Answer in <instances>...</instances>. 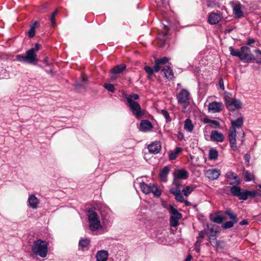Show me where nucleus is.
<instances>
[{
    "label": "nucleus",
    "instance_id": "obj_33",
    "mask_svg": "<svg viewBox=\"0 0 261 261\" xmlns=\"http://www.w3.org/2000/svg\"><path fill=\"white\" fill-rule=\"evenodd\" d=\"M218 152L215 148H211L209 151L208 158L210 160H216L218 158Z\"/></svg>",
    "mask_w": 261,
    "mask_h": 261
},
{
    "label": "nucleus",
    "instance_id": "obj_12",
    "mask_svg": "<svg viewBox=\"0 0 261 261\" xmlns=\"http://www.w3.org/2000/svg\"><path fill=\"white\" fill-rule=\"evenodd\" d=\"M223 16L220 12H212L208 17V22L211 24H216L222 19Z\"/></svg>",
    "mask_w": 261,
    "mask_h": 261
},
{
    "label": "nucleus",
    "instance_id": "obj_45",
    "mask_svg": "<svg viewBox=\"0 0 261 261\" xmlns=\"http://www.w3.org/2000/svg\"><path fill=\"white\" fill-rule=\"evenodd\" d=\"M144 70L145 71L148 73L149 77H150L151 76H152L154 71L153 69H152L150 66H145L144 67Z\"/></svg>",
    "mask_w": 261,
    "mask_h": 261
},
{
    "label": "nucleus",
    "instance_id": "obj_5",
    "mask_svg": "<svg viewBox=\"0 0 261 261\" xmlns=\"http://www.w3.org/2000/svg\"><path fill=\"white\" fill-rule=\"evenodd\" d=\"M41 45L36 43L35 47L28 50L25 55H17V59L20 62H25L29 63H34L37 61L36 53L40 49Z\"/></svg>",
    "mask_w": 261,
    "mask_h": 261
},
{
    "label": "nucleus",
    "instance_id": "obj_36",
    "mask_svg": "<svg viewBox=\"0 0 261 261\" xmlns=\"http://www.w3.org/2000/svg\"><path fill=\"white\" fill-rule=\"evenodd\" d=\"M90 240L87 239H81L79 242V246L83 248L87 247L90 244Z\"/></svg>",
    "mask_w": 261,
    "mask_h": 261
},
{
    "label": "nucleus",
    "instance_id": "obj_23",
    "mask_svg": "<svg viewBox=\"0 0 261 261\" xmlns=\"http://www.w3.org/2000/svg\"><path fill=\"white\" fill-rule=\"evenodd\" d=\"M162 71L164 72L165 76L168 80H172L174 77V73L171 67L169 66H166L162 68Z\"/></svg>",
    "mask_w": 261,
    "mask_h": 261
},
{
    "label": "nucleus",
    "instance_id": "obj_55",
    "mask_svg": "<svg viewBox=\"0 0 261 261\" xmlns=\"http://www.w3.org/2000/svg\"><path fill=\"white\" fill-rule=\"evenodd\" d=\"M210 239H216V236L215 234H211L209 237Z\"/></svg>",
    "mask_w": 261,
    "mask_h": 261
},
{
    "label": "nucleus",
    "instance_id": "obj_9",
    "mask_svg": "<svg viewBox=\"0 0 261 261\" xmlns=\"http://www.w3.org/2000/svg\"><path fill=\"white\" fill-rule=\"evenodd\" d=\"M225 102L227 108L229 111H235L242 108V103L237 99L231 98L227 95L225 96Z\"/></svg>",
    "mask_w": 261,
    "mask_h": 261
},
{
    "label": "nucleus",
    "instance_id": "obj_19",
    "mask_svg": "<svg viewBox=\"0 0 261 261\" xmlns=\"http://www.w3.org/2000/svg\"><path fill=\"white\" fill-rule=\"evenodd\" d=\"M140 126V130L144 132L150 131L153 127L151 123L146 119L141 120Z\"/></svg>",
    "mask_w": 261,
    "mask_h": 261
},
{
    "label": "nucleus",
    "instance_id": "obj_10",
    "mask_svg": "<svg viewBox=\"0 0 261 261\" xmlns=\"http://www.w3.org/2000/svg\"><path fill=\"white\" fill-rule=\"evenodd\" d=\"M173 184L178 186V180L179 179H186L189 177L188 172L185 169L176 170L173 173Z\"/></svg>",
    "mask_w": 261,
    "mask_h": 261
},
{
    "label": "nucleus",
    "instance_id": "obj_39",
    "mask_svg": "<svg viewBox=\"0 0 261 261\" xmlns=\"http://www.w3.org/2000/svg\"><path fill=\"white\" fill-rule=\"evenodd\" d=\"M58 13V10L56 9L51 14V15L50 17V20L51 22V26L53 27H55L56 26V22H55V16L56 14Z\"/></svg>",
    "mask_w": 261,
    "mask_h": 261
},
{
    "label": "nucleus",
    "instance_id": "obj_48",
    "mask_svg": "<svg viewBox=\"0 0 261 261\" xmlns=\"http://www.w3.org/2000/svg\"><path fill=\"white\" fill-rule=\"evenodd\" d=\"M3 73H0V78H7L9 77V73L7 72L6 70H3Z\"/></svg>",
    "mask_w": 261,
    "mask_h": 261
},
{
    "label": "nucleus",
    "instance_id": "obj_4",
    "mask_svg": "<svg viewBox=\"0 0 261 261\" xmlns=\"http://www.w3.org/2000/svg\"><path fill=\"white\" fill-rule=\"evenodd\" d=\"M229 50L231 56L237 57L242 61H248L255 59L254 55L251 53L250 49L247 46H243L240 50H236L232 46H230Z\"/></svg>",
    "mask_w": 261,
    "mask_h": 261
},
{
    "label": "nucleus",
    "instance_id": "obj_20",
    "mask_svg": "<svg viewBox=\"0 0 261 261\" xmlns=\"http://www.w3.org/2000/svg\"><path fill=\"white\" fill-rule=\"evenodd\" d=\"M39 200L34 195H30L28 198L29 205L33 209H36L39 203Z\"/></svg>",
    "mask_w": 261,
    "mask_h": 261
},
{
    "label": "nucleus",
    "instance_id": "obj_25",
    "mask_svg": "<svg viewBox=\"0 0 261 261\" xmlns=\"http://www.w3.org/2000/svg\"><path fill=\"white\" fill-rule=\"evenodd\" d=\"M126 68V65L125 64H120L117 65L113 67L111 70V72L112 73L118 74L121 73Z\"/></svg>",
    "mask_w": 261,
    "mask_h": 261
},
{
    "label": "nucleus",
    "instance_id": "obj_60",
    "mask_svg": "<svg viewBox=\"0 0 261 261\" xmlns=\"http://www.w3.org/2000/svg\"><path fill=\"white\" fill-rule=\"evenodd\" d=\"M211 231L212 232H213V229H211Z\"/></svg>",
    "mask_w": 261,
    "mask_h": 261
},
{
    "label": "nucleus",
    "instance_id": "obj_59",
    "mask_svg": "<svg viewBox=\"0 0 261 261\" xmlns=\"http://www.w3.org/2000/svg\"><path fill=\"white\" fill-rule=\"evenodd\" d=\"M197 246V245H196ZM197 245H199V244H197ZM196 250L197 252H199L200 250L199 248H197V246L196 247Z\"/></svg>",
    "mask_w": 261,
    "mask_h": 261
},
{
    "label": "nucleus",
    "instance_id": "obj_17",
    "mask_svg": "<svg viewBox=\"0 0 261 261\" xmlns=\"http://www.w3.org/2000/svg\"><path fill=\"white\" fill-rule=\"evenodd\" d=\"M202 122L204 124H210L211 127L213 128H221L220 123L217 120L211 119L208 118H204L202 119Z\"/></svg>",
    "mask_w": 261,
    "mask_h": 261
},
{
    "label": "nucleus",
    "instance_id": "obj_15",
    "mask_svg": "<svg viewBox=\"0 0 261 261\" xmlns=\"http://www.w3.org/2000/svg\"><path fill=\"white\" fill-rule=\"evenodd\" d=\"M211 140L217 142H222L225 139L224 135L218 130H213L210 135Z\"/></svg>",
    "mask_w": 261,
    "mask_h": 261
},
{
    "label": "nucleus",
    "instance_id": "obj_50",
    "mask_svg": "<svg viewBox=\"0 0 261 261\" xmlns=\"http://www.w3.org/2000/svg\"><path fill=\"white\" fill-rule=\"evenodd\" d=\"M255 42V39H253V38H250V39H249L247 42H246V44L248 45H251L252 44L254 43V42Z\"/></svg>",
    "mask_w": 261,
    "mask_h": 261
},
{
    "label": "nucleus",
    "instance_id": "obj_7",
    "mask_svg": "<svg viewBox=\"0 0 261 261\" xmlns=\"http://www.w3.org/2000/svg\"><path fill=\"white\" fill-rule=\"evenodd\" d=\"M169 212L172 214L170 218V224L172 227H176L179 225V220L182 218V214L172 205H169L168 208Z\"/></svg>",
    "mask_w": 261,
    "mask_h": 261
},
{
    "label": "nucleus",
    "instance_id": "obj_41",
    "mask_svg": "<svg viewBox=\"0 0 261 261\" xmlns=\"http://www.w3.org/2000/svg\"><path fill=\"white\" fill-rule=\"evenodd\" d=\"M206 233V232L205 231H201L199 232L197 242H196V245L199 244L200 245L201 241L200 240V239H203L205 234Z\"/></svg>",
    "mask_w": 261,
    "mask_h": 261
},
{
    "label": "nucleus",
    "instance_id": "obj_43",
    "mask_svg": "<svg viewBox=\"0 0 261 261\" xmlns=\"http://www.w3.org/2000/svg\"><path fill=\"white\" fill-rule=\"evenodd\" d=\"M245 177L246 181H251L253 179V175L248 171L245 172Z\"/></svg>",
    "mask_w": 261,
    "mask_h": 261
},
{
    "label": "nucleus",
    "instance_id": "obj_18",
    "mask_svg": "<svg viewBox=\"0 0 261 261\" xmlns=\"http://www.w3.org/2000/svg\"><path fill=\"white\" fill-rule=\"evenodd\" d=\"M96 261H107L109 257V253L107 250H101L96 254Z\"/></svg>",
    "mask_w": 261,
    "mask_h": 261
},
{
    "label": "nucleus",
    "instance_id": "obj_2",
    "mask_svg": "<svg viewBox=\"0 0 261 261\" xmlns=\"http://www.w3.org/2000/svg\"><path fill=\"white\" fill-rule=\"evenodd\" d=\"M243 123L244 119L243 117H240L235 120L231 121V126L229 128L228 138L230 146L234 151L237 150V146L236 144V128H241Z\"/></svg>",
    "mask_w": 261,
    "mask_h": 261
},
{
    "label": "nucleus",
    "instance_id": "obj_47",
    "mask_svg": "<svg viewBox=\"0 0 261 261\" xmlns=\"http://www.w3.org/2000/svg\"><path fill=\"white\" fill-rule=\"evenodd\" d=\"M161 64H156L155 63V65L154 66L153 71L155 72H158L161 69H162L161 68V66H160Z\"/></svg>",
    "mask_w": 261,
    "mask_h": 261
},
{
    "label": "nucleus",
    "instance_id": "obj_40",
    "mask_svg": "<svg viewBox=\"0 0 261 261\" xmlns=\"http://www.w3.org/2000/svg\"><path fill=\"white\" fill-rule=\"evenodd\" d=\"M161 114L164 116L167 122H170L171 119L169 116V113L165 110H162L161 111Z\"/></svg>",
    "mask_w": 261,
    "mask_h": 261
},
{
    "label": "nucleus",
    "instance_id": "obj_46",
    "mask_svg": "<svg viewBox=\"0 0 261 261\" xmlns=\"http://www.w3.org/2000/svg\"><path fill=\"white\" fill-rule=\"evenodd\" d=\"M177 155L178 154H177V153L175 152L174 151H173V152H171L169 154V160H175L177 158Z\"/></svg>",
    "mask_w": 261,
    "mask_h": 261
},
{
    "label": "nucleus",
    "instance_id": "obj_52",
    "mask_svg": "<svg viewBox=\"0 0 261 261\" xmlns=\"http://www.w3.org/2000/svg\"><path fill=\"white\" fill-rule=\"evenodd\" d=\"M245 160H246V162L249 163V160H250V156L248 154H245L244 155Z\"/></svg>",
    "mask_w": 261,
    "mask_h": 261
},
{
    "label": "nucleus",
    "instance_id": "obj_37",
    "mask_svg": "<svg viewBox=\"0 0 261 261\" xmlns=\"http://www.w3.org/2000/svg\"><path fill=\"white\" fill-rule=\"evenodd\" d=\"M169 61V59L167 57H163L161 59H158L155 60L154 62L156 64H160L161 65H164Z\"/></svg>",
    "mask_w": 261,
    "mask_h": 261
},
{
    "label": "nucleus",
    "instance_id": "obj_61",
    "mask_svg": "<svg viewBox=\"0 0 261 261\" xmlns=\"http://www.w3.org/2000/svg\"><path fill=\"white\" fill-rule=\"evenodd\" d=\"M165 27L166 30H167L168 29L167 28V27Z\"/></svg>",
    "mask_w": 261,
    "mask_h": 261
},
{
    "label": "nucleus",
    "instance_id": "obj_28",
    "mask_svg": "<svg viewBox=\"0 0 261 261\" xmlns=\"http://www.w3.org/2000/svg\"><path fill=\"white\" fill-rule=\"evenodd\" d=\"M257 194V192L255 191H247L244 190L243 191V194L242 196V200H246L248 197H255Z\"/></svg>",
    "mask_w": 261,
    "mask_h": 261
},
{
    "label": "nucleus",
    "instance_id": "obj_21",
    "mask_svg": "<svg viewBox=\"0 0 261 261\" xmlns=\"http://www.w3.org/2000/svg\"><path fill=\"white\" fill-rule=\"evenodd\" d=\"M170 192L175 196V199L179 202H182L184 201V198L182 195L180 190L178 188H172Z\"/></svg>",
    "mask_w": 261,
    "mask_h": 261
},
{
    "label": "nucleus",
    "instance_id": "obj_57",
    "mask_svg": "<svg viewBox=\"0 0 261 261\" xmlns=\"http://www.w3.org/2000/svg\"><path fill=\"white\" fill-rule=\"evenodd\" d=\"M245 137V133L244 132H242V138H244ZM244 141V139H243L241 141L242 142H243Z\"/></svg>",
    "mask_w": 261,
    "mask_h": 261
},
{
    "label": "nucleus",
    "instance_id": "obj_63",
    "mask_svg": "<svg viewBox=\"0 0 261 261\" xmlns=\"http://www.w3.org/2000/svg\"><path fill=\"white\" fill-rule=\"evenodd\" d=\"M199 261H203V260H199Z\"/></svg>",
    "mask_w": 261,
    "mask_h": 261
},
{
    "label": "nucleus",
    "instance_id": "obj_24",
    "mask_svg": "<svg viewBox=\"0 0 261 261\" xmlns=\"http://www.w3.org/2000/svg\"><path fill=\"white\" fill-rule=\"evenodd\" d=\"M226 177L229 179L234 180L235 181V182H234L233 183H230V185H232V184H240V181L238 178V175H237L236 173H235L234 172H233L232 171H229V172H227V173L226 174Z\"/></svg>",
    "mask_w": 261,
    "mask_h": 261
},
{
    "label": "nucleus",
    "instance_id": "obj_34",
    "mask_svg": "<svg viewBox=\"0 0 261 261\" xmlns=\"http://www.w3.org/2000/svg\"><path fill=\"white\" fill-rule=\"evenodd\" d=\"M87 83V80L84 77H82L81 82H76L74 84L75 88L76 90H79L82 87L85 88Z\"/></svg>",
    "mask_w": 261,
    "mask_h": 261
},
{
    "label": "nucleus",
    "instance_id": "obj_30",
    "mask_svg": "<svg viewBox=\"0 0 261 261\" xmlns=\"http://www.w3.org/2000/svg\"><path fill=\"white\" fill-rule=\"evenodd\" d=\"M210 219L212 221L218 224L221 223L225 219L224 217L217 214L211 215Z\"/></svg>",
    "mask_w": 261,
    "mask_h": 261
},
{
    "label": "nucleus",
    "instance_id": "obj_44",
    "mask_svg": "<svg viewBox=\"0 0 261 261\" xmlns=\"http://www.w3.org/2000/svg\"><path fill=\"white\" fill-rule=\"evenodd\" d=\"M103 86L110 92H113L115 91V87L114 85L111 84H105Z\"/></svg>",
    "mask_w": 261,
    "mask_h": 261
},
{
    "label": "nucleus",
    "instance_id": "obj_14",
    "mask_svg": "<svg viewBox=\"0 0 261 261\" xmlns=\"http://www.w3.org/2000/svg\"><path fill=\"white\" fill-rule=\"evenodd\" d=\"M244 7L240 3L236 4L233 6V13L236 18L244 17L243 9Z\"/></svg>",
    "mask_w": 261,
    "mask_h": 261
},
{
    "label": "nucleus",
    "instance_id": "obj_13",
    "mask_svg": "<svg viewBox=\"0 0 261 261\" xmlns=\"http://www.w3.org/2000/svg\"><path fill=\"white\" fill-rule=\"evenodd\" d=\"M221 174V172L217 169H210L206 170L205 172V176L210 180H214L218 178Z\"/></svg>",
    "mask_w": 261,
    "mask_h": 261
},
{
    "label": "nucleus",
    "instance_id": "obj_56",
    "mask_svg": "<svg viewBox=\"0 0 261 261\" xmlns=\"http://www.w3.org/2000/svg\"><path fill=\"white\" fill-rule=\"evenodd\" d=\"M192 258V257L191 255L189 254L186 258V261H191Z\"/></svg>",
    "mask_w": 261,
    "mask_h": 261
},
{
    "label": "nucleus",
    "instance_id": "obj_42",
    "mask_svg": "<svg viewBox=\"0 0 261 261\" xmlns=\"http://www.w3.org/2000/svg\"><path fill=\"white\" fill-rule=\"evenodd\" d=\"M234 223H235L233 221H227L224 223L222 227L225 229L230 228L233 226Z\"/></svg>",
    "mask_w": 261,
    "mask_h": 261
},
{
    "label": "nucleus",
    "instance_id": "obj_26",
    "mask_svg": "<svg viewBox=\"0 0 261 261\" xmlns=\"http://www.w3.org/2000/svg\"><path fill=\"white\" fill-rule=\"evenodd\" d=\"M170 168L168 166H165L161 171L160 173V177L163 181H166L167 176L169 172Z\"/></svg>",
    "mask_w": 261,
    "mask_h": 261
},
{
    "label": "nucleus",
    "instance_id": "obj_16",
    "mask_svg": "<svg viewBox=\"0 0 261 261\" xmlns=\"http://www.w3.org/2000/svg\"><path fill=\"white\" fill-rule=\"evenodd\" d=\"M148 149L150 153L157 154L161 149V145L159 142L155 141L148 145Z\"/></svg>",
    "mask_w": 261,
    "mask_h": 261
},
{
    "label": "nucleus",
    "instance_id": "obj_31",
    "mask_svg": "<svg viewBox=\"0 0 261 261\" xmlns=\"http://www.w3.org/2000/svg\"><path fill=\"white\" fill-rule=\"evenodd\" d=\"M196 188V186L191 185L186 186L182 191L184 195L186 197L188 196L191 192Z\"/></svg>",
    "mask_w": 261,
    "mask_h": 261
},
{
    "label": "nucleus",
    "instance_id": "obj_8",
    "mask_svg": "<svg viewBox=\"0 0 261 261\" xmlns=\"http://www.w3.org/2000/svg\"><path fill=\"white\" fill-rule=\"evenodd\" d=\"M178 103L186 109L190 105V93L186 89H182L177 95Z\"/></svg>",
    "mask_w": 261,
    "mask_h": 261
},
{
    "label": "nucleus",
    "instance_id": "obj_3",
    "mask_svg": "<svg viewBox=\"0 0 261 261\" xmlns=\"http://www.w3.org/2000/svg\"><path fill=\"white\" fill-rule=\"evenodd\" d=\"M48 243L46 241L38 239L33 242L32 252L36 256L45 258L48 254Z\"/></svg>",
    "mask_w": 261,
    "mask_h": 261
},
{
    "label": "nucleus",
    "instance_id": "obj_35",
    "mask_svg": "<svg viewBox=\"0 0 261 261\" xmlns=\"http://www.w3.org/2000/svg\"><path fill=\"white\" fill-rule=\"evenodd\" d=\"M150 191V193H152L156 197H159L161 194V191L154 185H151Z\"/></svg>",
    "mask_w": 261,
    "mask_h": 261
},
{
    "label": "nucleus",
    "instance_id": "obj_22",
    "mask_svg": "<svg viewBox=\"0 0 261 261\" xmlns=\"http://www.w3.org/2000/svg\"><path fill=\"white\" fill-rule=\"evenodd\" d=\"M230 192L233 196L238 197L240 199L242 200L243 191H242L241 188L238 186H232L230 188Z\"/></svg>",
    "mask_w": 261,
    "mask_h": 261
},
{
    "label": "nucleus",
    "instance_id": "obj_38",
    "mask_svg": "<svg viewBox=\"0 0 261 261\" xmlns=\"http://www.w3.org/2000/svg\"><path fill=\"white\" fill-rule=\"evenodd\" d=\"M225 214L228 215L230 219H231L234 223H237L238 220L236 214L230 211H226Z\"/></svg>",
    "mask_w": 261,
    "mask_h": 261
},
{
    "label": "nucleus",
    "instance_id": "obj_53",
    "mask_svg": "<svg viewBox=\"0 0 261 261\" xmlns=\"http://www.w3.org/2000/svg\"><path fill=\"white\" fill-rule=\"evenodd\" d=\"M182 148L181 147H177L175 149V150H174V151L175 152L177 153V154H178L179 152H180L181 151H182Z\"/></svg>",
    "mask_w": 261,
    "mask_h": 261
},
{
    "label": "nucleus",
    "instance_id": "obj_11",
    "mask_svg": "<svg viewBox=\"0 0 261 261\" xmlns=\"http://www.w3.org/2000/svg\"><path fill=\"white\" fill-rule=\"evenodd\" d=\"M208 111L212 113H217L220 112L223 106L221 102L213 101L210 103L207 107Z\"/></svg>",
    "mask_w": 261,
    "mask_h": 261
},
{
    "label": "nucleus",
    "instance_id": "obj_29",
    "mask_svg": "<svg viewBox=\"0 0 261 261\" xmlns=\"http://www.w3.org/2000/svg\"><path fill=\"white\" fill-rule=\"evenodd\" d=\"M152 184L147 185L145 182H142L140 184V187L141 191L145 194H148L150 193V189Z\"/></svg>",
    "mask_w": 261,
    "mask_h": 261
},
{
    "label": "nucleus",
    "instance_id": "obj_51",
    "mask_svg": "<svg viewBox=\"0 0 261 261\" xmlns=\"http://www.w3.org/2000/svg\"><path fill=\"white\" fill-rule=\"evenodd\" d=\"M248 224V220L246 219L243 220L240 222L241 225H247Z\"/></svg>",
    "mask_w": 261,
    "mask_h": 261
},
{
    "label": "nucleus",
    "instance_id": "obj_32",
    "mask_svg": "<svg viewBox=\"0 0 261 261\" xmlns=\"http://www.w3.org/2000/svg\"><path fill=\"white\" fill-rule=\"evenodd\" d=\"M38 25V23L35 21L30 26V29L28 33L30 38H33L35 36V29Z\"/></svg>",
    "mask_w": 261,
    "mask_h": 261
},
{
    "label": "nucleus",
    "instance_id": "obj_27",
    "mask_svg": "<svg viewBox=\"0 0 261 261\" xmlns=\"http://www.w3.org/2000/svg\"><path fill=\"white\" fill-rule=\"evenodd\" d=\"M194 125L190 119H187L184 122V128L188 132H192L194 129Z\"/></svg>",
    "mask_w": 261,
    "mask_h": 261
},
{
    "label": "nucleus",
    "instance_id": "obj_49",
    "mask_svg": "<svg viewBox=\"0 0 261 261\" xmlns=\"http://www.w3.org/2000/svg\"><path fill=\"white\" fill-rule=\"evenodd\" d=\"M219 86L220 87V88L222 90H224V82H223V80L222 79H221L220 80H219Z\"/></svg>",
    "mask_w": 261,
    "mask_h": 261
},
{
    "label": "nucleus",
    "instance_id": "obj_1",
    "mask_svg": "<svg viewBox=\"0 0 261 261\" xmlns=\"http://www.w3.org/2000/svg\"><path fill=\"white\" fill-rule=\"evenodd\" d=\"M139 98V95L135 93H132L129 96H125L127 105L129 110L137 119L143 117L145 113V111L141 108L140 105L138 102L135 101Z\"/></svg>",
    "mask_w": 261,
    "mask_h": 261
},
{
    "label": "nucleus",
    "instance_id": "obj_6",
    "mask_svg": "<svg viewBox=\"0 0 261 261\" xmlns=\"http://www.w3.org/2000/svg\"><path fill=\"white\" fill-rule=\"evenodd\" d=\"M88 216L89 227L91 230L94 231L101 228L102 226L100 223L99 216L96 213L93 212L90 213Z\"/></svg>",
    "mask_w": 261,
    "mask_h": 261
},
{
    "label": "nucleus",
    "instance_id": "obj_54",
    "mask_svg": "<svg viewBox=\"0 0 261 261\" xmlns=\"http://www.w3.org/2000/svg\"><path fill=\"white\" fill-rule=\"evenodd\" d=\"M183 202H185V205L187 206H190L191 205V203L188 200L184 199V201H183Z\"/></svg>",
    "mask_w": 261,
    "mask_h": 261
},
{
    "label": "nucleus",
    "instance_id": "obj_58",
    "mask_svg": "<svg viewBox=\"0 0 261 261\" xmlns=\"http://www.w3.org/2000/svg\"><path fill=\"white\" fill-rule=\"evenodd\" d=\"M255 52H256V53H258V54H261V51H260V50H259V49H256V50H255Z\"/></svg>",
    "mask_w": 261,
    "mask_h": 261
},
{
    "label": "nucleus",
    "instance_id": "obj_62",
    "mask_svg": "<svg viewBox=\"0 0 261 261\" xmlns=\"http://www.w3.org/2000/svg\"><path fill=\"white\" fill-rule=\"evenodd\" d=\"M165 35H167V32H165Z\"/></svg>",
    "mask_w": 261,
    "mask_h": 261
}]
</instances>
